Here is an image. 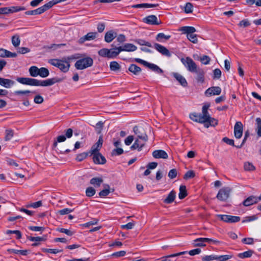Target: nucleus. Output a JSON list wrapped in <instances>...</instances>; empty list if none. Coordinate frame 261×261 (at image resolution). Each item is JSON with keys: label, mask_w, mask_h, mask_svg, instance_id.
<instances>
[{"label": "nucleus", "mask_w": 261, "mask_h": 261, "mask_svg": "<svg viewBox=\"0 0 261 261\" xmlns=\"http://www.w3.org/2000/svg\"><path fill=\"white\" fill-rule=\"evenodd\" d=\"M82 56L80 59H78L74 64L76 69L83 70L93 65V60L91 57L83 54H82Z\"/></svg>", "instance_id": "1"}, {"label": "nucleus", "mask_w": 261, "mask_h": 261, "mask_svg": "<svg viewBox=\"0 0 261 261\" xmlns=\"http://www.w3.org/2000/svg\"><path fill=\"white\" fill-rule=\"evenodd\" d=\"M210 107V103H205L203 106L202 108V114L193 113L190 114V118L196 122L203 123L205 122V118L207 114V110Z\"/></svg>", "instance_id": "2"}, {"label": "nucleus", "mask_w": 261, "mask_h": 261, "mask_svg": "<svg viewBox=\"0 0 261 261\" xmlns=\"http://www.w3.org/2000/svg\"><path fill=\"white\" fill-rule=\"evenodd\" d=\"M48 62L51 65L58 68L61 71L64 73L68 72L70 67V64L66 61L63 58L61 59H49Z\"/></svg>", "instance_id": "3"}, {"label": "nucleus", "mask_w": 261, "mask_h": 261, "mask_svg": "<svg viewBox=\"0 0 261 261\" xmlns=\"http://www.w3.org/2000/svg\"><path fill=\"white\" fill-rule=\"evenodd\" d=\"M231 189L230 187H223L219 191L217 198L220 201H225L229 198Z\"/></svg>", "instance_id": "4"}, {"label": "nucleus", "mask_w": 261, "mask_h": 261, "mask_svg": "<svg viewBox=\"0 0 261 261\" xmlns=\"http://www.w3.org/2000/svg\"><path fill=\"white\" fill-rule=\"evenodd\" d=\"M181 62L189 71L195 72L198 70V68H197L196 64L190 57H187L186 59H182Z\"/></svg>", "instance_id": "5"}, {"label": "nucleus", "mask_w": 261, "mask_h": 261, "mask_svg": "<svg viewBox=\"0 0 261 261\" xmlns=\"http://www.w3.org/2000/svg\"><path fill=\"white\" fill-rule=\"evenodd\" d=\"M26 9L24 7L21 6H13L11 7L0 8V14H7L9 13L17 12L20 11L25 10Z\"/></svg>", "instance_id": "6"}, {"label": "nucleus", "mask_w": 261, "mask_h": 261, "mask_svg": "<svg viewBox=\"0 0 261 261\" xmlns=\"http://www.w3.org/2000/svg\"><path fill=\"white\" fill-rule=\"evenodd\" d=\"M217 217L221 220L226 223H236L240 221L241 218L239 216H234L227 215H218Z\"/></svg>", "instance_id": "7"}, {"label": "nucleus", "mask_w": 261, "mask_h": 261, "mask_svg": "<svg viewBox=\"0 0 261 261\" xmlns=\"http://www.w3.org/2000/svg\"><path fill=\"white\" fill-rule=\"evenodd\" d=\"M16 81L23 85L37 86L38 80L30 77H17Z\"/></svg>", "instance_id": "8"}, {"label": "nucleus", "mask_w": 261, "mask_h": 261, "mask_svg": "<svg viewBox=\"0 0 261 261\" xmlns=\"http://www.w3.org/2000/svg\"><path fill=\"white\" fill-rule=\"evenodd\" d=\"M62 81L61 79L52 78L48 79L44 81H40L38 80L37 86L46 87L54 85L56 83H59Z\"/></svg>", "instance_id": "9"}, {"label": "nucleus", "mask_w": 261, "mask_h": 261, "mask_svg": "<svg viewBox=\"0 0 261 261\" xmlns=\"http://www.w3.org/2000/svg\"><path fill=\"white\" fill-rule=\"evenodd\" d=\"M49 9L48 5L46 4H44L42 6L33 10L28 11L25 12V14L28 15H35L41 14Z\"/></svg>", "instance_id": "10"}, {"label": "nucleus", "mask_w": 261, "mask_h": 261, "mask_svg": "<svg viewBox=\"0 0 261 261\" xmlns=\"http://www.w3.org/2000/svg\"><path fill=\"white\" fill-rule=\"evenodd\" d=\"M153 47L158 51H159L162 55L166 56L169 58L171 57V53L165 46L159 43H155L153 44Z\"/></svg>", "instance_id": "11"}, {"label": "nucleus", "mask_w": 261, "mask_h": 261, "mask_svg": "<svg viewBox=\"0 0 261 261\" xmlns=\"http://www.w3.org/2000/svg\"><path fill=\"white\" fill-rule=\"evenodd\" d=\"M221 93V89L220 87L215 86L211 87L208 88L205 92V95L206 96H210L212 95H218Z\"/></svg>", "instance_id": "12"}, {"label": "nucleus", "mask_w": 261, "mask_h": 261, "mask_svg": "<svg viewBox=\"0 0 261 261\" xmlns=\"http://www.w3.org/2000/svg\"><path fill=\"white\" fill-rule=\"evenodd\" d=\"M243 124L241 122L238 121L236 123L234 126V134L237 139H240L242 137L243 134Z\"/></svg>", "instance_id": "13"}, {"label": "nucleus", "mask_w": 261, "mask_h": 261, "mask_svg": "<svg viewBox=\"0 0 261 261\" xmlns=\"http://www.w3.org/2000/svg\"><path fill=\"white\" fill-rule=\"evenodd\" d=\"M259 200H260L259 199V196L256 197L251 195L249 196L243 201V204L245 206H249L257 203Z\"/></svg>", "instance_id": "14"}, {"label": "nucleus", "mask_w": 261, "mask_h": 261, "mask_svg": "<svg viewBox=\"0 0 261 261\" xmlns=\"http://www.w3.org/2000/svg\"><path fill=\"white\" fill-rule=\"evenodd\" d=\"M205 119L206 120L205 122L204 123V126L206 128H208L210 126H215L218 124V121L210 116V115L208 112V110H207V114Z\"/></svg>", "instance_id": "15"}, {"label": "nucleus", "mask_w": 261, "mask_h": 261, "mask_svg": "<svg viewBox=\"0 0 261 261\" xmlns=\"http://www.w3.org/2000/svg\"><path fill=\"white\" fill-rule=\"evenodd\" d=\"M134 132L138 136V137L140 139L144 141V142H146L148 140V137L145 133H143L142 128H140L137 126L134 127Z\"/></svg>", "instance_id": "16"}, {"label": "nucleus", "mask_w": 261, "mask_h": 261, "mask_svg": "<svg viewBox=\"0 0 261 261\" xmlns=\"http://www.w3.org/2000/svg\"><path fill=\"white\" fill-rule=\"evenodd\" d=\"M103 143L102 137L100 136L99 137L98 141L94 144L91 147V154L99 153L98 151L101 148Z\"/></svg>", "instance_id": "17"}, {"label": "nucleus", "mask_w": 261, "mask_h": 261, "mask_svg": "<svg viewBox=\"0 0 261 261\" xmlns=\"http://www.w3.org/2000/svg\"><path fill=\"white\" fill-rule=\"evenodd\" d=\"M152 156L155 159H167L168 158L167 152L163 150H156L153 151Z\"/></svg>", "instance_id": "18"}, {"label": "nucleus", "mask_w": 261, "mask_h": 261, "mask_svg": "<svg viewBox=\"0 0 261 261\" xmlns=\"http://www.w3.org/2000/svg\"><path fill=\"white\" fill-rule=\"evenodd\" d=\"M93 160L94 163L97 164H104L106 163V159L101 153H97L92 154Z\"/></svg>", "instance_id": "19"}, {"label": "nucleus", "mask_w": 261, "mask_h": 261, "mask_svg": "<svg viewBox=\"0 0 261 261\" xmlns=\"http://www.w3.org/2000/svg\"><path fill=\"white\" fill-rule=\"evenodd\" d=\"M16 57V53H12L4 48H0V57L1 58H15Z\"/></svg>", "instance_id": "20"}, {"label": "nucleus", "mask_w": 261, "mask_h": 261, "mask_svg": "<svg viewBox=\"0 0 261 261\" xmlns=\"http://www.w3.org/2000/svg\"><path fill=\"white\" fill-rule=\"evenodd\" d=\"M177 31L181 33H195V32H200V31L195 28L193 27L185 26L179 28L176 30Z\"/></svg>", "instance_id": "21"}, {"label": "nucleus", "mask_w": 261, "mask_h": 261, "mask_svg": "<svg viewBox=\"0 0 261 261\" xmlns=\"http://www.w3.org/2000/svg\"><path fill=\"white\" fill-rule=\"evenodd\" d=\"M14 84L15 82L14 81L0 77V85L6 88H10L11 86L14 85Z\"/></svg>", "instance_id": "22"}, {"label": "nucleus", "mask_w": 261, "mask_h": 261, "mask_svg": "<svg viewBox=\"0 0 261 261\" xmlns=\"http://www.w3.org/2000/svg\"><path fill=\"white\" fill-rule=\"evenodd\" d=\"M143 22L149 24H158V18L156 16L151 15L143 18Z\"/></svg>", "instance_id": "23"}, {"label": "nucleus", "mask_w": 261, "mask_h": 261, "mask_svg": "<svg viewBox=\"0 0 261 261\" xmlns=\"http://www.w3.org/2000/svg\"><path fill=\"white\" fill-rule=\"evenodd\" d=\"M173 76L176 80L183 86L186 87L188 85L186 79L181 74L178 73H173Z\"/></svg>", "instance_id": "24"}, {"label": "nucleus", "mask_w": 261, "mask_h": 261, "mask_svg": "<svg viewBox=\"0 0 261 261\" xmlns=\"http://www.w3.org/2000/svg\"><path fill=\"white\" fill-rule=\"evenodd\" d=\"M119 47L120 50H121V51H134L137 48V47L135 45L131 43H126L123 46Z\"/></svg>", "instance_id": "25"}, {"label": "nucleus", "mask_w": 261, "mask_h": 261, "mask_svg": "<svg viewBox=\"0 0 261 261\" xmlns=\"http://www.w3.org/2000/svg\"><path fill=\"white\" fill-rule=\"evenodd\" d=\"M194 73H196V80L198 83H202L204 81V72L201 68H198Z\"/></svg>", "instance_id": "26"}, {"label": "nucleus", "mask_w": 261, "mask_h": 261, "mask_svg": "<svg viewBox=\"0 0 261 261\" xmlns=\"http://www.w3.org/2000/svg\"><path fill=\"white\" fill-rule=\"evenodd\" d=\"M170 38V35H165V34H158L155 37V39L158 42L164 43L168 41Z\"/></svg>", "instance_id": "27"}, {"label": "nucleus", "mask_w": 261, "mask_h": 261, "mask_svg": "<svg viewBox=\"0 0 261 261\" xmlns=\"http://www.w3.org/2000/svg\"><path fill=\"white\" fill-rule=\"evenodd\" d=\"M175 196L176 193L174 191L172 190L168 195L167 198L164 200V202L167 204L172 203L175 198Z\"/></svg>", "instance_id": "28"}, {"label": "nucleus", "mask_w": 261, "mask_h": 261, "mask_svg": "<svg viewBox=\"0 0 261 261\" xmlns=\"http://www.w3.org/2000/svg\"><path fill=\"white\" fill-rule=\"evenodd\" d=\"M146 67H148L153 71H154L158 73H163V70L161 69L158 66L153 63H150L147 62Z\"/></svg>", "instance_id": "29"}, {"label": "nucleus", "mask_w": 261, "mask_h": 261, "mask_svg": "<svg viewBox=\"0 0 261 261\" xmlns=\"http://www.w3.org/2000/svg\"><path fill=\"white\" fill-rule=\"evenodd\" d=\"M110 53L109 54V58L113 59L116 57L121 52L120 47H116L113 49H109Z\"/></svg>", "instance_id": "30"}, {"label": "nucleus", "mask_w": 261, "mask_h": 261, "mask_svg": "<svg viewBox=\"0 0 261 261\" xmlns=\"http://www.w3.org/2000/svg\"><path fill=\"white\" fill-rule=\"evenodd\" d=\"M95 37V34H87V35L79 39V43H83L86 40H93Z\"/></svg>", "instance_id": "31"}, {"label": "nucleus", "mask_w": 261, "mask_h": 261, "mask_svg": "<svg viewBox=\"0 0 261 261\" xmlns=\"http://www.w3.org/2000/svg\"><path fill=\"white\" fill-rule=\"evenodd\" d=\"M194 242H207V243H213L214 244H219L220 243L218 240H213L207 238H199L194 240Z\"/></svg>", "instance_id": "32"}, {"label": "nucleus", "mask_w": 261, "mask_h": 261, "mask_svg": "<svg viewBox=\"0 0 261 261\" xmlns=\"http://www.w3.org/2000/svg\"><path fill=\"white\" fill-rule=\"evenodd\" d=\"M103 182V179L101 177H94L90 181V184L93 185L95 187H98Z\"/></svg>", "instance_id": "33"}, {"label": "nucleus", "mask_w": 261, "mask_h": 261, "mask_svg": "<svg viewBox=\"0 0 261 261\" xmlns=\"http://www.w3.org/2000/svg\"><path fill=\"white\" fill-rule=\"evenodd\" d=\"M244 169L246 171L252 172L255 170L256 168L252 163L245 162L244 163Z\"/></svg>", "instance_id": "34"}, {"label": "nucleus", "mask_w": 261, "mask_h": 261, "mask_svg": "<svg viewBox=\"0 0 261 261\" xmlns=\"http://www.w3.org/2000/svg\"><path fill=\"white\" fill-rule=\"evenodd\" d=\"M128 70L134 74L138 75L141 71V69L136 64H132L129 67Z\"/></svg>", "instance_id": "35"}, {"label": "nucleus", "mask_w": 261, "mask_h": 261, "mask_svg": "<svg viewBox=\"0 0 261 261\" xmlns=\"http://www.w3.org/2000/svg\"><path fill=\"white\" fill-rule=\"evenodd\" d=\"M29 73L32 77H36L39 74V68L37 66H32L29 69Z\"/></svg>", "instance_id": "36"}, {"label": "nucleus", "mask_w": 261, "mask_h": 261, "mask_svg": "<svg viewBox=\"0 0 261 261\" xmlns=\"http://www.w3.org/2000/svg\"><path fill=\"white\" fill-rule=\"evenodd\" d=\"M187 195V192L186 187L184 185H181L179 187V193L178 194V197L180 199H182L185 198Z\"/></svg>", "instance_id": "37"}, {"label": "nucleus", "mask_w": 261, "mask_h": 261, "mask_svg": "<svg viewBox=\"0 0 261 261\" xmlns=\"http://www.w3.org/2000/svg\"><path fill=\"white\" fill-rule=\"evenodd\" d=\"M82 57V54H75L70 56L64 57L63 59L70 64L71 61L80 59Z\"/></svg>", "instance_id": "38"}, {"label": "nucleus", "mask_w": 261, "mask_h": 261, "mask_svg": "<svg viewBox=\"0 0 261 261\" xmlns=\"http://www.w3.org/2000/svg\"><path fill=\"white\" fill-rule=\"evenodd\" d=\"M14 136V130L11 129H7L5 130V141L10 140Z\"/></svg>", "instance_id": "39"}, {"label": "nucleus", "mask_w": 261, "mask_h": 261, "mask_svg": "<svg viewBox=\"0 0 261 261\" xmlns=\"http://www.w3.org/2000/svg\"><path fill=\"white\" fill-rule=\"evenodd\" d=\"M39 75L41 77L44 78L49 75V70L45 67H41L39 68Z\"/></svg>", "instance_id": "40"}, {"label": "nucleus", "mask_w": 261, "mask_h": 261, "mask_svg": "<svg viewBox=\"0 0 261 261\" xmlns=\"http://www.w3.org/2000/svg\"><path fill=\"white\" fill-rule=\"evenodd\" d=\"M253 253V251L252 250H249L243 253H239L238 254V256L241 258H248L251 257Z\"/></svg>", "instance_id": "41"}, {"label": "nucleus", "mask_w": 261, "mask_h": 261, "mask_svg": "<svg viewBox=\"0 0 261 261\" xmlns=\"http://www.w3.org/2000/svg\"><path fill=\"white\" fill-rule=\"evenodd\" d=\"M256 128V131L257 135L259 137H261V118H257L255 120Z\"/></svg>", "instance_id": "42"}, {"label": "nucleus", "mask_w": 261, "mask_h": 261, "mask_svg": "<svg viewBox=\"0 0 261 261\" xmlns=\"http://www.w3.org/2000/svg\"><path fill=\"white\" fill-rule=\"evenodd\" d=\"M110 53V50L108 48H102L98 51L99 56L102 57H105L109 58V54Z\"/></svg>", "instance_id": "43"}, {"label": "nucleus", "mask_w": 261, "mask_h": 261, "mask_svg": "<svg viewBox=\"0 0 261 261\" xmlns=\"http://www.w3.org/2000/svg\"><path fill=\"white\" fill-rule=\"evenodd\" d=\"M106 189L101 190L99 192V195L100 197H105L108 196L110 193V186L108 185H106Z\"/></svg>", "instance_id": "44"}, {"label": "nucleus", "mask_w": 261, "mask_h": 261, "mask_svg": "<svg viewBox=\"0 0 261 261\" xmlns=\"http://www.w3.org/2000/svg\"><path fill=\"white\" fill-rule=\"evenodd\" d=\"M20 42L19 37L17 35H15L12 37V43L13 46L15 47H18Z\"/></svg>", "instance_id": "45"}, {"label": "nucleus", "mask_w": 261, "mask_h": 261, "mask_svg": "<svg viewBox=\"0 0 261 261\" xmlns=\"http://www.w3.org/2000/svg\"><path fill=\"white\" fill-rule=\"evenodd\" d=\"M187 37L193 43H196L197 42V36L196 34H187Z\"/></svg>", "instance_id": "46"}, {"label": "nucleus", "mask_w": 261, "mask_h": 261, "mask_svg": "<svg viewBox=\"0 0 261 261\" xmlns=\"http://www.w3.org/2000/svg\"><path fill=\"white\" fill-rule=\"evenodd\" d=\"M28 239L33 242H39V241H45L46 240V236L40 237H29Z\"/></svg>", "instance_id": "47"}, {"label": "nucleus", "mask_w": 261, "mask_h": 261, "mask_svg": "<svg viewBox=\"0 0 261 261\" xmlns=\"http://www.w3.org/2000/svg\"><path fill=\"white\" fill-rule=\"evenodd\" d=\"M110 67L111 70L117 71L120 68V66L117 62L113 61L110 63Z\"/></svg>", "instance_id": "48"}, {"label": "nucleus", "mask_w": 261, "mask_h": 261, "mask_svg": "<svg viewBox=\"0 0 261 261\" xmlns=\"http://www.w3.org/2000/svg\"><path fill=\"white\" fill-rule=\"evenodd\" d=\"M66 137L64 135H60L57 137V140L54 142L53 147H56L58 145V142H64L66 140Z\"/></svg>", "instance_id": "49"}, {"label": "nucleus", "mask_w": 261, "mask_h": 261, "mask_svg": "<svg viewBox=\"0 0 261 261\" xmlns=\"http://www.w3.org/2000/svg\"><path fill=\"white\" fill-rule=\"evenodd\" d=\"M42 251L44 252L56 254L62 252V249L42 248Z\"/></svg>", "instance_id": "50"}, {"label": "nucleus", "mask_w": 261, "mask_h": 261, "mask_svg": "<svg viewBox=\"0 0 261 261\" xmlns=\"http://www.w3.org/2000/svg\"><path fill=\"white\" fill-rule=\"evenodd\" d=\"M193 6L191 3H187L185 6L184 11L186 13H190L193 11Z\"/></svg>", "instance_id": "51"}, {"label": "nucleus", "mask_w": 261, "mask_h": 261, "mask_svg": "<svg viewBox=\"0 0 261 261\" xmlns=\"http://www.w3.org/2000/svg\"><path fill=\"white\" fill-rule=\"evenodd\" d=\"M95 193L96 191L93 187H90L86 189V194L88 197H92L95 195Z\"/></svg>", "instance_id": "52"}, {"label": "nucleus", "mask_w": 261, "mask_h": 261, "mask_svg": "<svg viewBox=\"0 0 261 261\" xmlns=\"http://www.w3.org/2000/svg\"><path fill=\"white\" fill-rule=\"evenodd\" d=\"M105 40L107 42H111L116 36V34H105Z\"/></svg>", "instance_id": "53"}, {"label": "nucleus", "mask_w": 261, "mask_h": 261, "mask_svg": "<svg viewBox=\"0 0 261 261\" xmlns=\"http://www.w3.org/2000/svg\"><path fill=\"white\" fill-rule=\"evenodd\" d=\"M195 176V172L192 170L187 171L184 176L185 179L193 178Z\"/></svg>", "instance_id": "54"}, {"label": "nucleus", "mask_w": 261, "mask_h": 261, "mask_svg": "<svg viewBox=\"0 0 261 261\" xmlns=\"http://www.w3.org/2000/svg\"><path fill=\"white\" fill-rule=\"evenodd\" d=\"M67 0H52V1H50L49 2H48L47 3V4L48 5V7L49 9H50L53 6H54V5L59 3H61V2H65Z\"/></svg>", "instance_id": "55"}, {"label": "nucleus", "mask_w": 261, "mask_h": 261, "mask_svg": "<svg viewBox=\"0 0 261 261\" xmlns=\"http://www.w3.org/2000/svg\"><path fill=\"white\" fill-rule=\"evenodd\" d=\"M232 257V255H223L220 256L217 255V260L220 261H226L228 259H230Z\"/></svg>", "instance_id": "56"}, {"label": "nucleus", "mask_w": 261, "mask_h": 261, "mask_svg": "<svg viewBox=\"0 0 261 261\" xmlns=\"http://www.w3.org/2000/svg\"><path fill=\"white\" fill-rule=\"evenodd\" d=\"M136 42L140 45H145L150 47H152V45L150 42L146 41L143 39H138L136 41Z\"/></svg>", "instance_id": "57"}, {"label": "nucleus", "mask_w": 261, "mask_h": 261, "mask_svg": "<svg viewBox=\"0 0 261 261\" xmlns=\"http://www.w3.org/2000/svg\"><path fill=\"white\" fill-rule=\"evenodd\" d=\"M103 126V123L101 121H99L96 124L95 129L98 134H100L101 132Z\"/></svg>", "instance_id": "58"}, {"label": "nucleus", "mask_w": 261, "mask_h": 261, "mask_svg": "<svg viewBox=\"0 0 261 261\" xmlns=\"http://www.w3.org/2000/svg\"><path fill=\"white\" fill-rule=\"evenodd\" d=\"M210 60V58L206 55H204L200 58L201 62L204 65L209 64Z\"/></svg>", "instance_id": "59"}, {"label": "nucleus", "mask_w": 261, "mask_h": 261, "mask_svg": "<svg viewBox=\"0 0 261 261\" xmlns=\"http://www.w3.org/2000/svg\"><path fill=\"white\" fill-rule=\"evenodd\" d=\"M44 99L42 96L40 95H37L35 96L34 101L37 104H41L43 102Z\"/></svg>", "instance_id": "60"}, {"label": "nucleus", "mask_w": 261, "mask_h": 261, "mask_svg": "<svg viewBox=\"0 0 261 261\" xmlns=\"http://www.w3.org/2000/svg\"><path fill=\"white\" fill-rule=\"evenodd\" d=\"M213 260H217V255H205L203 257L202 260L203 261H210Z\"/></svg>", "instance_id": "61"}, {"label": "nucleus", "mask_w": 261, "mask_h": 261, "mask_svg": "<svg viewBox=\"0 0 261 261\" xmlns=\"http://www.w3.org/2000/svg\"><path fill=\"white\" fill-rule=\"evenodd\" d=\"M57 230L59 232L64 233L69 236H71L73 234V233L69 229L61 228H58Z\"/></svg>", "instance_id": "62"}, {"label": "nucleus", "mask_w": 261, "mask_h": 261, "mask_svg": "<svg viewBox=\"0 0 261 261\" xmlns=\"http://www.w3.org/2000/svg\"><path fill=\"white\" fill-rule=\"evenodd\" d=\"M250 25V23L248 19H243L239 23L240 27L245 28Z\"/></svg>", "instance_id": "63"}, {"label": "nucleus", "mask_w": 261, "mask_h": 261, "mask_svg": "<svg viewBox=\"0 0 261 261\" xmlns=\"http://www.w3.org/2000/svg\"><path fill=\"white\" fill-rule=\"evenodd\" d=\"M214 76L213 79H219L221 77V71L220 69L217 68L215 69L214 71Z\"/></svg>", "instance_id": "64"}]
</instances>
